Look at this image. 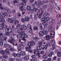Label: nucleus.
Here are the masks:
<instances>
[{"instance_id": "nucleus-62", "label": "nucleus", "mask_w": 61, "mask_h": 61, "mask_svg": "<svg viewBox=\"0 0 61 61\" xmlns=\"http://www.w3.org/2000/svg\"><path fill=\"white\" fill-rule=\"evenodd\" d=\"M22 25H20V24H17V27H22Z\"/></svg>"}, {"instance_id": "nucleus-56", "label": "nucleus", "mask_w": 61, "mask_h": 61, "mask_svg": "<svg viewBox=\"0 0 61 61\" xmlns=\"http://www.w3.org/2000/svg\"><path fill=\"white\" fill-rule=\"evenodd\" d=\"M51 44V43L50 42H48L47 43L46 45L47 46H50V45Z\"/></svg>"}, {"instance_id": "nucleus-46", "label": "nucleus", "mask_w": 61, "mask_h": 61, "mask_svg": "<svg viewBox=\"0 0 61 61\" xmlns=\"http://www.w3.org/2000/svg\"><path fill=\"white\" fill-rule=\"evenodd\" d=\"M43 7L44 8H46L47 7V6L46 5H43Z\"/></svg>"}, {"instance_id": "nucleus-37", "label": "nucleus", "mask_w": 61, "mask_h": 61, "mask_svg": "<svg viewBox=\"0 0 61 61\" xmlns=\"http://www.w3.org/2000/svg\"><path fill=\"white\" fill-rule=\"evenodd\" d=\"M20 35H25V31H21Z\"/></svg>"}, {"instance_id": "nucleus-60", "label": "nucleus", "mask_w": 61, "mask_h": 61, "mask_svg": "<svg viewBox=\"0 0 61 61\" xmlns=\"http://www.w3.org/2000/svg\"><path fill=\"white\" fill-rule=\"evenodd\" d=\"M44 47L45 49H46V48H47V46L46 45H44Z\"/></svg>"}, {"instance_id": "nucleus-1", "label": "nucleus", "mask_w": 61, "mask_h": 61, "mask_svg": "<svg viewBox=\"0 0 61 61\" xmlns=\"http://www.w3.org/2000/svg\"><path fill=\"white\" fill-rule=\"evenodd\" d=\"M7 15V13L5 12L1 15V13L0 12V22H5V20L4 19V17H5V16Z\"/></svg>"}, {"instance_id": "nucleus-28", "label": "nucleus", "mask_w": 61, "mask_h": 61, "mask_svg": "<svg viewBox=\"0 0 61 61\" xmlns=\"http://www.w3.org/2000/svg\"><path fill=\"white\" fill-rule=\"evenodd\" d=\"M26 2L25 1H23V2H22L21 3V5H24V6H25V5H26Z\"/></svg>"}, {"instance_id": "nucleus-51", "label": "nucleus", "mask_w": 61, "mask_h": 61, "mask_svg": "<svg viewBox=\"0 0 61 61\" xmlns=\"http://www.w3.org/2000/svg\"><path fill=\"white\" fill-rule=\"evenodd\" d=\"M39 39V38L38 37H35L34 39V40H35L36 41H37Z\"/></svg>"}, {"instance_id": "nucleus-11", "label": "nucleus", "mask_w": 61, "mask_h": 61, "mask_svg": "<svg viewBox=\"0 0 61 61\" xmlns=\"http://www.w3.org/2000/svg\"><path fill=\"white\" fill-rule=\"evenodd\" d=\"M4 23H3L2 24H0V29L1 30L3 29V28L4 27Z\"/></svg>"}, {"instance_id": "nucleus-26", "label": "nucleus", "mask_w": 61, "mask_h": 61, "mask_svg": "<svg viewBox=\"0 0 61 61\" xmlns=\"http://www.w3.org/2000/svg\"><path fill=\"white\" fill-rule=\"evenodd\" d=\"M34 30H38V27L35 26L33 28Z\"/></svg>"}, {"instance_id": "nucleus-21", "label": "nucleus", "mask_w": 61, "mask_h": 61, "mask_svg": "<svg viewBox=\"0 0 61 61\" xmlns=\"http://www.w3.org/2000/svg\"><path fill=\"white\" fill-rule=\"evenodd\" d=\"M5 51L6 52V53L8 55L9 54H10V52L9 51V49H5Z\"/></svg>"}, {"instance_id": "nucleus-57", "label": "nucleus", "mask_w": 61, "mask_h": 61, "mask_svg": "<svg viewBox=\"0 0 61 61\" xmlns=\"http://www.w3.org/2000/svg\"><path fill=\"white\" fill-rule=\"evenodd\" d=\"M51 58H48L47 61H51Z\"/></svg>"}, {"instance_id": "nucleus-14", "label": "nucleus", "mask_w": 61, "mask_h": 61, "mask_svg": "<svg viewBox=\"0 0 61 61\" xmlns=\"http://www.w3.org/2000/svg\"><path fill=\"white\" fill-rule=\"evenodd\" d=\"M39 35L41 37H42L44 36V34L43 33V31H40L39 33Z\"/></svg>"}, {"instance_id": "nucleus-22", "label": "nucleus", "mask_w": 61, "mask_h": 61, "mask_svg": "<svg viewBox=\"0 0 61 61\" xmlns=\"http://www.w3.org/2000/svg\"><path fill=\"white\" fill-rule=\"evenodd\" d=\"M25 21H27L28 22L29 21V18L28 17L26 16L25 17Z\"/></svg>"}, {"instance_id": "nucleus-43", "label": "nucleus", "mask_w": 61, "mask_h": 61, "mask_svg": "<svg viewBox=\"0 0 61 61\" xmlns=\"http://www.w3.org/2000/svg\"><path fill=\"white\" fill-rule=\"evenodd\" d=\"M27 9L28 10H30V9H31V7H30V6H28Z\"/></svg>"}, {"instance_id": "nucleus-48", "label": "nucleus", "mask_w": 61, "mask_h": 61, "mask_svg": "<svg viewBox=\"0 0 61 61\" xmlns=\"http://www.w3.org/2000/svg\"><path fill=\"white\" fill-rule=\"evenodd\" d=\"M4 45L5 46V47H7L8 46H9V45L7 44H5Z\"/></svg>"}, {"instance_id": "nucleus-33", "label": "nucleus", "mask_w": 61, "mask_h": 61, "mask_svg": "<svg viewBox=\"0 0 61 61\" xmlns=\"http://www.w3.org/2000/svg\"><path fill=\"white\" fill-rule=\"evenodd\" d=\"M0 53L2 54H4L5 53V51L4 50H2L0 51Z\"/></svg>"}, {"instance_id": "nucleus-44", "label": "nucleus", "mask_w": 61, "mask_h": 61, "mask_svg": "<svg viewBox=\"0 0 61 61\" xmlns=\"http://www.w3.org/2000/svg\"><path fill=\"white\" fill-rule=\"evenodd\" d=\"M28 27H28H29L30 28V29L31 28H32V27H31V25H27V26Z\"/></svg>"}, {"instance_id": "nucleus-45", "label": "nucleus", "mask_w": 61, "mask_h": 61, "mask_svg": "<svg viewBox=\"0 0 61 61\" xmlns=\"http://www.w3.org/2000/svg\"><path fill=\"white\" fill-rule=\"evenodd\" d=\"M17 3H18L17 0H15L13 1V4H15Z\"/></svg>"}, {"instance_id": "nucleus-63", "label": "nucleus", "mask_w": 61, "mask_h": 61, "mask_svg": "<svg viewBox=\"0 0 61 61\" xmlns=\"http://www.w3.org/2000/svg\"><path fill=\"white\" fill-rule=\"evenodd\" d=\"M39 55H40V52H38L36 53V56H39Z\"/></svg>"}, {"instance_id": "nucleus-20", "label": "nucleus", "mask_w": 61, "mask_h": 61, "mask_svg": "<svg viewBox=\"0 0 61 61\" xmlns=\"http://www.w3.org/2000/svg\"><path fill=\"white\" fill-rule=\"evenodd\" d=\"M8 21L10 23H12L13 22V20H12L10 18H8Z\"/></svg>"}, {"instance_id": "nucleus-4", "label": "nucleus", "mask_w": 61, "mask_h": 61, "mask_svg": "<svg viewBox=\"0 0 61 61\" xmlns=\"http://www.w3.org/2000/svg\"><path fill=\"white\" fill-rule=\"evenodd\" d=\"M35 3H36V4L38 6H40L41 5H43L45 3V2L44 1H42L40 2H37L36 1L35 2Z\"/></svg>"}, {"instance_id": "nucleus-55", "label": "nucleus", "mask_w": 61, "mask_h": 61, "mask_svg": "<svg viewBox=\"0 0 61 61\" xmlns=\"http://www.w3.org/2000/svg\"><path fill=\"white\" fill-rule=\"evenodd\" d=\"M15 25H12V28L13 30H15Z\"/></svg>"}, {"instance_id": "nucleus-10", "label": "nucleus", "mask_w": 61, "mask_h": 61, "mask_svg": "<svg viewBox=\"0 0 61 61\" xmlns=\"http://www.w3.org/2000/svg\"><path fill=\"white\" fill-rule=\"evenodd\" d=\"M46 21H45V22H44V23H45L46 22H48V21H49V19H50V18H49V17L48 16H47V17H45Z\"/></svg>"}, {"instance_id": "nucleus-35", "label": "nucleus", "mask_w": 61, "mask_h": 61, "mask_svg": "<svg viewBox=\"0 0 61 61\" xmlns=\"http://www.w3.org/2000/svg\"><path fill=\"white\" fill-rule=\"evenodd\" d=\"M27 46H32V45L31 44V42H28L27 44Z\"/></svg>"}, {"instance_id": "nucleus-16", "label": "nucleus", "mask_w": 61, "mask_h": 61, "mask_svg": "<svg viewBox=\"0 0 61 61\" xmlns=\"http://www.w3.org/2000/svg\"><path fill=\"white\" fill-rule=\"evenodd\" d=\"M44 13V11H42L41 13L39 15L38 18H41V17H42V14Z\"/></svg>"}, {"instance_id": "nucleus-39", "label": "nucleus", "mask_w": 61, "mask_h": 61, "mask_svg": "<svg viewBox=\"0 0 61 61\" xmlns=\"http://www.w3.org/2000/svg\"><path fill=\"white\" fill-rule=\"evenodd\" d=\"M17 16L19 17H20L21 16V14H20V13H18L17 14Z\"/></svg>"}, {"instance_id": "nucleus-25", "label": "nucleus", "mask_w": 61, "mask_h": 61, "mask_svg": "<svg viewBox=\"0 0 61 61\" xmlns=\"http://www.w3.org/2000/svg\"><path fill=\"white\" fill-rule=\"evenodd\" d=\"M52 55H53V53L52 52H50L48 56L49 57H52Z\"/></svg>"}, {"instance_id": "nucleus-7", "label": "nucleus", "mask_w": 61, "mask_h": 61, "mask_svg": "<svg viewBox=\"0 0 61 61\" xmlns=\"http://www.w3.org/2000/svg\"><path fill=\"white\" fill-rule=\"evenodd\" d=\"M7 39V38L6 37L5 39H2L1 40H0V45L1 46H3V43L2 42V41H6V39Z\"/></svg>"}, {"instance_id": "nucleus-12", "label": "nucleus", "mask_w": 61, "mask_h": 61, "mask_svg": "<svg viewBox=\"0 0 61 61\" xmlns=\"http://www.w3.org/2000/svg\"><path fill=\"white\" fill-rule=\"evenodd\" d=\"M43 33V35L44 34L45 35H47V33H48V32L46 30H45V29L44 30V31H42Z\"/></svg>"}, {"instance_id": "nucleus-47", "label": "nucleus", "mask_w": 61, "mask_h": 61, "mask_svg": "<svg viewBox=\"0 0 61 61\" xmlns=\"http://www.w3.org/2000/svg\"><path fill=\"white\" fill-rule=\"evenodd\" d=\"M1 6H2V4H0V9H1V10H2V9H3V7Z\"/></svg>"}, {"instance_id": "nucleus-34", "label": "nucleus", "mask_w": 61, "mask_h": 61, "mask_svg": "<svg viewBox=\"0 0 61 61\" xmlns=\"http://www.w3.org/2000/svg\"><path fill=\"white\" fill-rule=\"evenodd\" d=\"M31 44L33 46V45H35V42L33 41H32L31 42Z\"/></svg>"}, {"instance_id": "nucleus-24", "label": "nucleus", "mask_w": 61, "mask_h": 61, "mask_svg": "<svg viewBox=\"0 0 61 61\" xmlns=\"http://www.w3.org/2000/svg\"><path fill=\"white\" fill-rule=\"evenodd\" d=\"M28 32L29 33H31L32 32V28L29 29L27 30Z\"/></svg>"}, {"instance_id": "nucleus-6", "label": "nucleus", "mask_w": 61, "mask_h": 61, "mask_svg": "<svg viewBox=\"0 0 61 61\" xmlns=\"http://www.w3.org/2000/svg\"><path fill=\"white\" fill-rule=\"evenodd\" d=\"M5 31L7 33H12V30L9 28H7L5 29Z\"/></svg>"}, {"instance_id": "nucleus-32", "label": "nucleus", "mask_w": 61, "mask_h": 61, "mask_svg": "<svg viewBox=\"0 0 61 61\" xmlns=\"http://www.w3.org/2000/svg\"><path fill=\"white\" fill-rule=\"evenodd\" d=\"M24 58L25 60H28L29 59V57L28 56H25Z\"/></svg>"}, {"instance_id": "nucleus-64", "label": "nucleus", "mask_w": 61, "mask_h": 61, "mask_svg": "<svg viewBox=\"0 0 61 61\" xmlns=\"http://www.w3.org/2000/svg\"><path fill=\"white\" fill-rule=\"evenodd\" d=\"M34 61H37V58L36 57H35L34 58Z\"/></svg>"}, {"instance_id": "nucleus-9", "label": "nucleus", "mask_w": 61, "mask_h": 61, "mask_svg": "<svg viewBox=\"0 0 61 61\" xmlns=\"http://www.w3.org/2000/svg\"><path fill=\"white\" fill-rule=\"evenodd\" d=\"M50 14L49 13L46 12H45L43 14V16L44 17L46 16L47 15H50Z\"/></svg>"}, {"instance_id": "nucleus-27", "label": "nucleus", "mask_w": 61, "mask_h": 61, "mask_svg": "<svg viewBox=\"0 0 61 61\" xmlns=\"http://www.w3.org/2000/svg\"><path fill=\"white\" fill-rule=\"evenodd\" d=\"M37 49L36 50L35 49L34 50V54H36V52H38L37 53H38V52H39V51Z\"/></svg>"}, {"instance_id": "nucleus-8", "label": "nucleus", "mask_w": 61, "mask_h": 61, "mask_svg": "<svg viewBox=\"0 0 61 61\" xmlns=\"http://www.w3.org/2000/svg\"><path fill=\"white\" fill-rule=\"evenodd\" d=\"M40 14V10H38L37 12V14L36 15H34V18L36 19V18H38V16L39 15V14Z\"/></svg>"}, {"instance_id": "nucleus-19", "label": "nucleus", "mask_w": 61, "mask_h": 61, "mask_svg": "<svg viewBox=\"0 0 61 61\" xmlns=\"http://www.w3.org/2000/svg\"><path fill=\"white\" fill-rule=\"evenodd\" d=\"M58 56L59 57H60L61 56V51H58L57 53Z\"/></svg>"}, {"instance_id": "nucleus-23", "label": "nucleus", "mask_w": 61, "mask_h": 61, "mask_svg": "<svg viewBox=\"0 0 61 61\" xmlns=\"http://www.w3.org/2000/svg\"><path fill=\"white\" fill-rule=\"evenodd\" d=\"M54 20L52 19L51 21L50 22V24L51 25H54Z\"/></svg>"}, {"instance_id": "nucleus-42", "label": "nucleus", "mask_w": 61, "mask_h": 61, "mask_svg": "<svg viewBox=\"0 0 61 61\" xmlns=\"http://www.w3.org/2000/svg\"><path fill=\"white\" fill-rule=\"evenodd\" d=\"M23 8V6H22L21 7V8H20V9H21V10L22 11H25L26 10L25 9V10H24V8L23 9H22Z\"/></svg>"}, {"instance_id": "nucleus-53", "label": "nucleus", "mask_w": 61, "mask_h": 61, "mask_svg": "<svg viewBox=\"0 0 61 61\" xmlns=\"http://www.w3.org/2000/svg\"><path fill=\"white\" fill-rule=\"evenodd\" d=\"M28 51L29 52H30V53H32V52H33V51L31 49L30 50L29 49Z\"/></svg>"}, {"instance_id": "nucleus-36", "label": "nucleus", "mask_w": 61, "mask_h": 61, "mask_svg": "<svg viewBox=\"0 0 61 61\" xmlns=\"http://www.w3.org/2000/svg\"><path fill=\"white\" fill-rule=\"evenodd\" d=\"M33 11H34L35 12H36V11H37V10H38V9H37V8L36 9V8H34L33 9Z\"/></svg>"}, {"instance_id": "nucleus-18", "label": "nucleus", "mask_w": 61, "mask_h": 61, "mask_svg": "<svg viewBox=\"0 0 61 61\" xmlns=\"http://www.w3.org/2000/svg\"><path fill=\"white\" fill-rule=\"evenodd\" d=\"M25 49L26 51H28L29 49H31V47H30V46H29V47L27 46L25 48Z\"/></svg>"}, {"instance_id": "nucleus-61", "label": "nucleus", "mask_w": 61, "mask_h": 61, "mask_svg": "<svg viewBox=\"0 0 61 61\" xmlns=\"http://www.w3.org/2000/svg\"><path fill=\"white\" fill-rule=\"evenodd\" d=\"M24 38H27V35L26 34H24Z\"/></svg>"}, {"instance_id": "nucleus-41", "label": "nucleus", "mask_w": 61, "mask_h": 61, "mask_svg": "<svg viewBox=\"0 0 61 61\" xmlns=\"http://www.w3.org/2000/svg\"><path fill=\"white\" fill-rule=\"evenodd\" d=\"M13 55L14 57H16V56H17V54H16L15 53H13Z\"/></svg>"}, {"instance_id": "nucleus-52", "label": "nucleus", "mask_w": 61, "mask_h": 61, "mask_svg": "<svg viewBox=\"0 0 61 61\" xmlns=\"http://www.w3.org/2000/svg\"><path fill=\"white\" fill-rule=\"evenodd\" d=\"M7 57V56L6 55H4L3 56V58H6Z\"/></svg>"}, {"instance_id": "nucleus-38", "label": "nucleus", "mask_w": 61, "mask_h": 61, "mask_svg": "<svg viewBox=\"0 0 61 61\" xmlns=\"http://www.w3.org/2000/svg\"><path fill=\"white\" fill-rule=\"evenodd\" d=\"M53 28V26H49L48 27V29L49 30H51V29H52V28Z\"/></svg>"}, {"instance_id": "nucleus-54", "label": "nucleus", "mask_w": 61, "mask_h": 61, "mask_svg": "<svg viewBox=\"0 0 61 61\" xmlns=\"http://www.w3.org/2000/svg\"><path fill=\"white\" fill-rule=\"evenodd\" d=\"M18 49L19 50V51H21V47L20 46H19L18 47Z\"/></svg>"}, {"instance_id": "nucleus-13", "label": "nucleus", "mask_w": 61, "mask_h": 61, "mask_svg": "<svg viewBox=\"0 0 61 61\" xmlns=\"http://www.w3.org/2000/svg\"><path fill=\"white\" fill-rule=\"evenodd\" d=\"M25 53L24 51H21L20 52V56H25Z\"/></svg>"}, {"instance_id": "nucleus-31", "label": "nucleus", "mask_w": 61, "mask_h": 61, "mask_svg": "<svg viewBox=\"0 0 61 61\" xmlns=\"http://www.w3.org/2000/svg\"><path fill=\"white\" fill-rule=\"evenodd\" d=\"M43 57L44 59H46L47 58V56L46 55V54H45L43 56Z\"/></svg>"}, {"instance_id": "nucleus-40", "label": "nucleus", "mask_w": 61, "mask_h": 61, "mask_svg": "<svg viewBox=\"0 0 61 61\" xmlns=\"http://www.w3.org/2000/svg\"><path fill=\"white\" fill-rule=\"evenodd\" d=\"M55 33L54 31H52L51 32V35H55Z\"/></svg>"}, {"instance_id": "nucleus-5", "label": "nucleus", "mask_w": 61, "mask_h": 61, "mask_svg": "<svg viewBox=\"0 0 61 61\" xmlns=\"http://www.w3.org/2000/svg\"><path fill=\"white\" fill-rule=\"evenodd\" d=\"M43 25L44 26V27H47V25H48V24H47L46 23L45 25L43 24H40L39 25V26L41 29H43L42 27Z\"/></svg>"}, {"instance_id": "nucleus-17", "label": "nucleus", "mask_w": 61, "mask_h": 61, "mask_svg": "<svg viewBox=\"0 0 61 61\" xmlns=\"http://www.w3.org/2000/svg\"><path fill=\"white\" fill-rule=\"evenodd\" d=\"M21 27L24 30H26L27 29V27L25 25H23L21 26Z\"/></svg>"}, {"instance_id": "nucleus-30", "label": "nucleus", "mask_w": 61, "mask_h": 61, "mask_svg": "<svg viewBox=\"0 0 61 61\" xmlns=\"http://www.w3.org/2000/svg\"><path fill=\"white\" fill-rule=\"evenodd\" d=\"M41 20L42 22H45L46 21V19H45V17H43L41 19Z\"/></svg>"}, {"instance_id": "nucleus-15", "label": "nucleus", "mask_w": 61, "mask_h": 61, "mask_svg": "<svg viewBox=\"0 0 61 61\" xmlns=\"http://www.w3.org/2000/svg\"><path fill=\"white\" fill-rule=\"evenodd\" d=\"M45 37L47 40H49L51 38V36L49 35H46V36Z\"/></svg>"}, {"instance_id": "nucleus-3", "label": "nucleus", "mask_w": 61, "mask_h": 61, "mask_svg": "<svg viewBox=\"0 0 61 61\" xmlns=\"http://www.w3.org/2000/svg\"><path fill=\"white\" fill-rule=\"evenodd\" d=\"M15 41V40L14 38H13L12 37H11L10 39L8 40V42L10 43V44H11L13 45V46H15L14 43L13 41Z\"/></svg>"}, {"instance_id": "nucleus-29", "label": "nucleus", "mask_w": 61, "mask_h": 61, "mask_svg": "<svg viewBox=\"0 0 61 61\" xmlns=\"http://www.w3.org/2000/svg\"><path fill=\"white\" fill-rule=\"evenodd\" d=\"M37 48L38 50H41L42 49V47L40 46H38Z\"/></svg>"}, {"instance_id": "nucleus-49", "label": "nucleus", "mask_w": 61, "mask_h": 61, "mask_svg": "<svg viewBox=\"0 0 61 61\" xmlns=\"http://www.w3.org/2000/svg\"><path fill=\"white\" fill-rule=\"evenodd\" d=\"M38 44L39 46H42L43 45V44H42V43L41 42H40L38 43Z\"/></svg>"}, {"instance_id": "nucleus-58", "label": "nucleus", "mask_w": 61, "mask_h": 61, "mask_svg": "<svg viewBox=\"0 0 61 61\" xmlns=\"http://www.w3.org/2000/svg\"><path fill=\"white\" fill-rule=\"evenodd\" d=\"M31 57L32 58H35L36 57V55L35 54L34 55H33L31 56Z\"/></svg>"}, {"instance_id": "nucleus-2", "label": "nucleus", "mask_w": 61, "mask_h": 61, "mask_svg": "<svg viewBox=\"0 0 61 61\" xmlns=\"http://www.w3.org/2000/svg\"><path fill=\"white\" fill-rule=\"evenodd\" d=\"M50 42L52 45V49L53 50H54L55 48V47L54 46L55 44H56L55 41V40H51V41Z\"/></svg>"}, {"instance_id": "nucleus-50", "label": "nucleus", "mask_w": 61, "mask_h": 61, "mask_svg": "<svg viewBox=\"0 0 61 61\" xmlns=\"http://www.w3.org/2000/svg\"><path fill=\"white\" fill-rule=\"evenodd\" d=\"M7 11L8 13H11V11L10 10H9V9H8Z\"/></svg>"}, {"instance_id": "nucleus-59", "label": "nucleus", "mask_w": 61, "mask_h": 61, "mask_svg": "<svg viewBox=\"0 0 61 61\" xmlns=\"http://www.w3.org/2000/svg\"><path fill=\"white\" fill-rule=\"evenodd\" d=\"M15 12H16V11H15V10H13V11H12V14H14V13H15Z\"/></svg>"}]
</instances>
